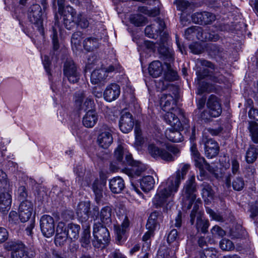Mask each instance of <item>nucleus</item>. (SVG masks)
I'll return each mask as SVG.
<instances>
[{"label":"nucleus","mask_w":258,"mask_h":258,"mask_svg":"<svg viewBox=\"0 0 258 258\" xmlns=\"http://www.w3.org/2000/svg\"><path fill=\"white\" fill-rule=\"evenodd\" d=\"M189 168L188 164L183 165L175 175L162 182L153 200V203L156 208L164 206L168 199L173 197L177 191L181 180L184 179Z\"/></svg>","instance_id":"nucleus-1"},{"label":"nucleus","mask_w":258,"mask_h":258,"mask_svg":"<svg viewBox=\"0 0 258 258\" xmlns=\"http://www.w3.org/2000/svg\"><path fill=\"white\" fill-rule=\"evenodd\" d=\"M198 185L194 174L189 175L181 190L182 207L183 211L189 210L197 199Z\"/></svg>","instance_id":"nucleus-2"},{"label":"nucleus","mask_w":258,"mask_h":258,"mask_svg":"<svg viewBox=\"0 0 258 258\" xmlns=\"http://www.w3.org/2000/svg\"><path fill=\"white\" fill-rule=\"evenodd\" d=\"M149 154L154 158H160L168 162L174 161L180 154V150L174 146H168L166 149H161L152 143L148 145Z\"/></svg>","instance_id":"nucleus-3"},{"label":"nucleus","mask_w":258,"mask_h":258,"mask_svg":"<svg viewBox=\"0 0 258 258\" xmlns=\"http://www.w3.org/2000/svg\"><path fill=\"white\" fill-rule=\"evenodd\" d=\"M200 205H202L201 200H198L194 205L190 214L189 221L191 225L195 224L198 232L206 233L210 225L209 221L203 217V212L200 210Z\"/></svg>","instance_id":"nucleus-4"},{"label":"nucleus","mask_w":258,"mask_h":258,"mask_svg":"<svg viewBox=\"0 0 258 258\" xmlns=\"http://www.w3.org/2000/svg\"><path fill=\"white\" fill-rule=\"evenodd\" d=\"M92 244L96 248L105 246L110 240V236L108 229L99 222H94L93 227Z\"/></svg>","instance_id":"nucleus-5"},{"label":"nucleus","mask_w":258,"mask_h":258,"mask_svg":"<svg viewBox=\"0 0 258 258\" xmlns=\"http://www.w3.org/2000/svg\"><path fill=\"white\" fill-rule=\"evenodd\" d=\"M116 214L122 220L121 225H114V229L116 235V241L121 244L127 239L126 233L129 230L130 221L126 215L125 208L122 206L116 209Z\"/></svg>","instance_id":"nucleus-6"},{"label":"nucleus","mask_w":258,"mask_h":258,"mask_svg":"<svg viewBox=\"0 0 258 258\" xmlns=\"http://www.w3.org/2000/svg\"><path fill=\"white\" fill-rule=\"evenodd\" d=\"M6 247L11 251L12 258H32L35 256V252L29 250L21 241H11L7 244Z\"/></svg>","instance_id":"nucleus-7"},{"label":"nucleus","mask_w":258,"mask_h":258,"mask_svg":"<svg viewBox=\"0 0 258 258\" xmlns=\"http://www.w3.org/2000/svg\"><path fill=\"white\" fill-rule=\"evenodd\" d=\"M28 19L29 22L33 24L40 33L42 32L43 29L42 13L40 5L34 4L29 8Z\"/></svg>","instance_id":"nucleus-8"},{"label":"nucleus","mask_w":258,"mask_h":258,"mask_svg":"<svg viewBox=\"0 0 258 258\" xmlns=\"http://www.w3.org/2000/svg\"><path fill=\"white\" fill-rule=\"evenodd\" d=\"M114 128L106 124H103L100 129L97 138V142L100 147L106 149L113 143L112 134Z\"/></svg>","instance_id":"nucleus-9"},{"label":"nucleus","mask_w":258,"mask_h":258,"mask_svg":"<svg viewBox=\"0 0 258 258\" xmlns=\"http://www.w3.org/2000/svg\"><path fill=\"white\" fill-rule=\"evenodd\" d=\"M168 34L165 32L163 33L160 37L158 48V51L160 54L162 55L165 64L171 63L174 60L172 50L166 46L168 40Z\"/></svg>","instance_id":"nucleus-10"},{"label":"nucleus","mask_w":258,"mask_h":258,"mask_svg":"<svg viewBox=\"0 0 258 258\" xmlns=\"http://www.w3.org/2000/svg\"><path fill=\"white\" fill-rule=\"evenodd\" d=\"M40 226L42 234L49 238L55 232L54 221L52 217L48 215H43L40 220Z\"/></svg>","instance_id":"nucleus-11"},{"label":"nucleus","mask_w":258,"mask_h":258,"mask_svg":"<svg viewBox=\"0 0 258 258\" xmlns=\"http://www.w3.org/2000/svg\"><path fill=\"white\" fill-rule=\"evenodd\" d=\"M63 74L68 81L72 83H77L80 79V74L74 61L67 59L63 65Z\"/></svg>","instance_id":"nucleus-12"},{"label":"nucleus","mask_w":258,"mask_h":258,"mask_svg":"<svg viewBox=\"0 0 258 258\" xmlns=\"http://www.w3.org/2000/svg\"><path fill=\"white\" fill-rule=\"evenodd\" d=\"M160 104L164 111L172 110L177 114L182 112V110L176 105V99L170 94L163 93L161 95Z\"/></svg>","instance_id":"nucleus-13"},{"label":"nucleus","mask_w":258,"mask_h":258,"mask_svg":"<svg viewBox=\"0 0 258 258\" xmlns=\"http://www.w3.org/2000/svg\"><path fill=\"white\" fill-rule=\"evenodd\" d=\"M63 24L68 30H71L75 27L77 20L78 14L74 9L69 6L66 7L62 14Z\"/></svg>","instance_id":"nucleus-14"},{"label":"nucleus","mask_w":258,"mask_h":258,"mask_svg":"<svg viewBox=\"0 0 258 258\" xmlns=\"http://www.w3.org/2000/svg\"><path fill=\"white\" fill-rule=\"evenodd\" d=\"M202 142L204 145L205 154L207 158H213L218 154L219 147L217 142L207 136L203 137Z\"/></svg>","instance_id":"nucleus-15"},{"label":"nucleus","mask_w":258,"mask_h":258,"mask_svg":"<svg viewBox=\"0 0 258 258\" xmlns=\"http://www.w3.org/2000/svg\"><path fill=\"white\" fill-rule=\"evenodd\" d=\"M114 154L115 158L121 165L126 163L132 164L133 162L132 155L121 145H119L115 149Z\"/></svg>","instance_id":"nucleus-16"},{"label":"nucleus","mask_w":258,"mask_h":258,"mask_svg":"<svg viewBox=\"0 0 258 258\" xmlns=\"http://www.w3.org/2000/svg\"><path fill=\"white\" fill-rule=\"evenodd\" d=\"M134 124V120L132 114L128 112H123L119 122L120 131L123 133H128L132 130Z\"/></svg>","instance_id":"nucleus-17"},{"label":"nucleus","mask_w":258,"mask_h":258,"mask_svg":"<svg viewBox=\"0 0 258 258\" xmlns=\"http://www.w3.org/2000/svg\"><path fill=\"white\" fill-rule=\"evenodd\" d=\"M207 107L213 117H218L222 113V110L219 99L214 95H211L209 97Z\"/></svg>","instance_id":"nucleus-18"},{"label":"nucleus","mask_w":258,"mask_h":258,"mask_svg":"<svg viewBox=\"0 0 258 258\" xmlns=\"http://www.w3.org/2000/svg\"><path fill=\"white\" fill-rule=\"evenodd\" d=\"M33 209V204L30 201H25L21 202L19 208V214L22 222H25L30 219Z\"/></svg>","instance_id":"nucleus-19"},{"label":"nucleus","mask_w":258,"mask_h":258,"mask_svg":"<svg viewBox=\"0 0 258 258\" xmlns=\"http://www.w3.org/2000/svg\"><path fill=\"white\" fill-rule=\"evenodd\" d=\"M155 22L157 25L153 24L145 28V33L149 37H153L155 32L161 35L165 28V23L162 19L157 18L155 19Z\"/></svg>","instance_id":"nucleus-20"},{"label":"nucleus","mask_w":258,"mask_h":258,"mask_svg":"<svg viewBox=\"0 0 258 258\" xmlns=\"http://www.w3.org/2000/svg\"><path fill=\"white\" fill-rule=\"evenodd\" d=\"M90 203L82 202L78 205L76 213L79 220L81 222H86L90 215Z\"/></svg>","instance_id":"nucleus-21"},{"label":"nucleus","mask_w":258,"mask_h":258,"mask_svg":"<svg viewBox=\"0 0 258 258\" xmlns=\"http://www.w3.org/2000/svg\"><path fill=\"white\" fill-rule=\"evenodd\" d=\"M120 93L119 86L115 83H112L107 86L103 95L106 101L111 102L117 99L119 96Z\"/></svg>","instance_id":"nucleus-22"},{"label":"nucleus","mask_w":258,"mask_h":258,"mask_svg":"<svg viewBox=\"0 0 258 258\" xmlns=\"http://www.w3.org/2000/svg\"><path fill=\"white\" fill-rule=\"evenodd\" d=\"M130 168H125L124 172L131 178H135L136 176H140L146 169L144 164L137 162L135 163L133 160Z\"/></svg>","instance_id":"nucleus-23"},{"label":"nucleus","mask_w":258,"mask_h":258,"mask_svg":"<svg viewBox=\"0 0 258 258\" xmlns=\"http://www.w3.org/2000/svg\"><path fill=\"white\" fill-rule=\"evenodd\" d=\"M167 112L164 115V120L171 125V126H175V128L181 127V123L177 115H181L183 116V112L179 114H177L172 110L166 111Z\"/></svg>","instance_id":"nucleus-24"},{"label":"nucleus","mask_w":258,"mask_h":258,"mask_svg":"<svg viewBox=\"0 0 258 258\" xmlns=\"http://www.w3.org/2000/svg\"><path fill=\"white\" fill-rule=\"evenodd\" d=\"M109 186L112 192L119 194L125 187L124 181L120 176L114 177L109 180Z\"/></svg>","instance_id":"nucleus-25"},{"label":"nucleus","mask_w":258,"mask_h":258,"mask_svg":"<svg viewBox=\"0 0 258 258\" xmlns=\"http://www.w3.org/2000/svg\"><path fill=\"white\" fill-rule=\"evenodd\" d=\"M180 127L175 128V126H171L167 128L165 132V136L168 140L172 142H180L183 141V137L179 130Z\"/></svg>","instance_id":"nucleus-26"},{"label":"nucleus","mask_w":258,"mask_h":258,"mask_svg":"<svg viewBox=\"0 0 258 258\" xmlns=\"http://www.w3.org/2000/svg\"><path fill=\"white\" fill-rule=\"evenodd\" d=\"M107 76L105 69L95 70L91 75V82L94 84L104 85V81Z\"/></svg>","instance_id":"nucleus-27"},{"label":"nucleus","mask_w":258,"mask_h":258,"mask_svg":"<svg viewBox=\"0 0 258 258\" xmlns=\"http://www.w3.org/2000/svg\"><path fill=\"white\" fill-rule=\"evenodd\" d=\"M98 120V115L96 111H87L83 118V124L86 127H93Z\"/></svg>","instance_id":"nucleus-28"},{"label":"nucleus","mask_w":258,"mask_h":258,"mask_svg":"<svg viewBox=\"0 0 258 258\" xmlns=\"http://www.w3.org/2000/svg\"><path fill=\"white\" fill-rule=\"evenodd\" d=\"M105 183V181L101 183L98 180H95L92 184V189L95 195V201L98 204L102 203L103 187Z\"/></svg>","instance_id":"nucleus-29"},{"label":"nucleus","mask_w":258,"mask_h":258,"mask_svg":"<svg viewBox=\"0 0 258 258\" xmlns=\"http://www.w3.org/2000/svg\"><path fill=\"white\" fill-rule=\"evenodd\" d=\"M162 221V215L160 212L154 211L150 214L146 224V227L156 228L159 226V223Z\"/></svg>","instance_id":"nucleus-30"},{"label":"nucleus","mask_w":258,"mask_h":258,"mask_svg":"<svg viewBox=\"0 0 258 258\" xmlns=\"http://www.w3.org/2000/svg\"><path fill=\"white\" fill-rule=\"evenodd\" d=\"M12 203V197L9 192L0 194V210L3 212L10 209Z\"/></svg>","instance_id":"nucleus-31"},{"label":"nucleus","mask_w":258,"mask_h":258,"mask_svg":"<svg viewBox=\"0 0 258 258\" xmlns=\"http://www.w3.org/2000/svg\"><path fill=\"white\" fill-rule=\"evenodd\" d=\"M148 71L149 74L153 77H159L163 72L162 63L158 60L153 61L150 64Z\"/></svg>","instance_id":"nucleus-32"},{"label":"nucleus","mask_w":258,"mask_h":258,"mask_svg":"<svg viewBox=\"0 0 258 258\" xmlns=\"http://www.w3.org/2000/svg\"><path fill=\"white\" fill-rule=\"evenodd\" d=\"M140 186L143 190L148 192L153 188L155 181L153 176L147 175L140 180Z\"/></svg>","instance_id":"nucleus-33"},{"label":"nucleus","mask_w":258,"mask_h":258,"mask_svg":"<svg viewBox=\"0 0 258 258\" xmlns=\"http://www.w3.org/2000/svg\"><path fill=\"white\" fill-rule=\"evenodd\" d=\"M98 39L95 37H89L86 38L83 42L85 49L88 51H92L99 47Z\"/></svg>","instance_id":"nucleus-34"},{"label":"nucleus","mask_w":258,"mask_h":258,"mask_svg":"<svg viewBox=\"0 0 258 258\" xmlns=\"http://www.w3.org/2000/svg\"><path fill=\"white\" fill-rule=\"evenodd\" d=\"M55 22L54 26L52 28V40L53 44V49L54 50H57L59 47L58 40L57 37V32L60 31V28L58 25V21L57 20V17L55 16Z\"/></svg>","instance_id":"nucleus-35"},{"label":"nucleus","mask_w":258,"mask_h":258,"mask_svg":"<svg viewBox=\"0 0 258 258\" xmlns=\"http://www.w3.org/2000/svg\"><path fill=\"white\" fill-rule=\"evenodd\" d=\"M111 208L108 206L101 210L100 218L102 223L105 224H110L111 223Z\"/></svg>","instance_id":"nucleus-36"},{"label":"nucleus","mask_w":258,"mask_h":258,"mask_svg":"<svg viewBox=\"0 0 258 258\" xmlns=\"http://www.w3.org/2000/svg\"><path fill=\"white\" fill-rule=\"evenodd\" d=\"M80 231V226L79 225L70 223L68 224L67 227V234L68 237L71 239H77L79 236Z\"/></svg>","instance_id":"nucleus-37"},{"label":"nucleus","mask_w":258,"mask_h":258,"mask_svg":"<svg viewBox=\"0 0 258 258\" xmlns=\"http://www.w3.org/2000/svg\"><path fill=\"white\" fill-rule=\"evenodd\" d=\"M209 54L214 57L222 58L224 54L223 48L214 44H210L207 47Z\"/></svg>","instance_id":"nucleus-38"},{"label":"nucleus","mask_w":258,"mask_h":258,"mask_svg":"<svg viewBox=\"0 0 258 258\" xmlns=\"http://www.w3.org/2000/svg\"><path fill=\"white\" fill-rule=\"evenodd\" d=\"M84 231L81 239V242L83 247H87L90 242V226L89 224L86 223L83 225Z\"/></svg>","instance_id":"nucleus-39"},{"label":"nucleus","mask_w":258,"mask_h":258,"mask_svg":"<svg viewBox=\"0 0 258 258\" xmlns=\"http://www.w3.org/2000/svg\"><path fill=\"white\" fill-rule=\"evenodd\" d=\"M130 22L135 26L140 27L147 23L146 17L140 14L132 15L130 18Z\"/></svg>","instance_id":"nucleus-40"},{"label":"nucleus","mask_w":258,"mask_h":258,"mask_svg":"<svg viewBox=\"0 0 258 258\" xmlns=\"http://www.w3.org/2000/svg\"><path fill=\"white\" fill-rule=\"evenodd\" d=\"M134 132L135 136V145L138 147L142 146L145 143L146 139L143 136L142 130L137 124L135 125Z\"/></svg>","instance_id":"nucleus-41"},{"label":"nucleus","mask_w":258,"mask_h":258,"mask_svg":"<svg viewBox=\"0 0 258 258\" xmlns=\"http://www.w3.org/2000/svg\"><path fill=\"white\" fill-rule=\"evenodd\" d=\"M258 155V149L255 146L250 145L246 154V160L247 163H253L256 159Z\"/></svg>","instance_id":"nucleus-42"},{"label":"nucleus","mask_w":258,"mask_h":258,"mask_svg":"<svg viewBox=\"0 0 258 258\" xmlns=\"http://www.w3.org/2000/svg\"><path fill=\"white\" fill-rule=\"evenodd\" d=\"M86 93L83 90H79L74 95V101L75 105L78 109L82 107L84 99L86 98Z\"/></svg>","instance_id":"nucleus-43"},{"label":"nucleus","mask_w":258,"mask_h":258,"mask_svg":"<svg viewBox=\"0 0 258 258\" xmlns=\"http://www.w3.org/2000/svg\"><path fill=\"white\" fill-rule=\"evenodd\" d=\"M252 141L258 143V123L254 121H249L248 127Z\"/></svg>","instance_id":"nucleus-44"},{"label":"nucleus","mask_w":258,"mask_h":258,"mask_svg":"<svg viewBox=\"0 0 258 258\" xmlns=\"http://www.w3.org/2000/svg\"><path fill=\"white\" fill-rule=\"evenodd\" d=\"M202 195L203 198H209L212 199L214 196V191L212 188L211 185L208 182H204L201 184Z\"/></svg>","instance_id":"nucleus-45"},{"label":"nucleus","mask_w":258,"mask_h":258,"mask_svg":"<svg viewBox=\"0 0 258 258\" xmlns=\"http://www.w3.org/2000/svg\"><path fill=\"white\" fill-rule=\"evenodd\" d=\"M10 186L7 175L4 171L0 170V190L3 189L7 190L9 188Z\"/></svg>","instance_id":"nucleus-46"},{"label":"nucleus","mask_w":258,"mask_h":258,"mask_svg":"<svg viewBox=\"0 0 258 258\" xmlns=\"http://www.w3.org/2000/svg\"><path fill=\"white\" fill-rule=\"evenodd\" d=\"M95 106V104L93 98L90 97H88L82 104V107L79 108L78 109L84 110L85 111H96L94 109Z\"/></svg>","instance_id":"nucleus-47"},{"label":"nucleus","mask_w":258,"mask_h":258,"mask_svg":"<svg viewBox=\"0 0 258 258\" xmlns=\"http://www.w3.org/2000/svg\"><path fill=\"white\" fill-rule=\"evenodd\" d=\"M220 38V36L214 32H209L204 31L202 32V41H217Z\"/></svg>","instance_id":"nucleus-48"},{"label":"nucleus","mask_w":258,"mask_h":258,"mask_svg":"<svg viewBox=\"0 0 258 258\" xmlns=\"http://www.w3.org/2000/svg\"><path fill=\"white\" fill-rule=\"evenodd\" d=\"M244 181L241 177H236L235 178H234L232 180V185L233 189L235 190H242L244 187Z\"/></svg>","instance_id":"nucleus-49"},{"label":"nucleus","mask_w":258,"mask_h":258,"mask_svg":"<svg viewBox=\"0 0 258 258\" xmlns=\"http://www.w3.org/2000/svg\"><path fill=\"white\" fill-rule=\"evenodd\" d=\"M193 160L195 161V166L198 168H205V169L208 170H210V166L203 157L201 156Z\"/></svg>","instance_id":"nucleus-50"},{"label":"nucleus","mask_w":258,"mask_h":258,"mask_svg":"<svg viewBox=\"0 0 258 258\" xmlns=\"http://www.w3.org/2000/svg\"><path fill=\"white\" fill-rule=\"evenodd\" d=\"M167 71L165 74V79L170 81L176 80L177 79V73L172 70L170 63L165 64Z\"/></svg>","instance_id":"nucleus-51"},{"label":"nucleus","mask_w":258,"mask_h":258,"mask_svg":"<svg viewBox=\"0 0 258 258\" xmlns=\"http://www.w3.org/2000/svg\"><path fill=\"white\" fill-rule=\"evenodd\" d=\"M138 11L140 13L152 17H155L159 14V11L158 9H155L149 10L148 9L147 7L145 6L139 7Z\"/></svg>","instance_id":"nucleus-52"},{"label":"nucleus","mask_w":258,"mask_h":258,"mask_svg":"<svg viewBox=\"0 0 258 258\" xmlns=\"http://www.w3.org/2000/svg\"><path fill=\"white\" fill-rule=\"evenodd\" d=\"M198 87L197 94L201 95L205 92H209V84L204 81H198Z\"/></svg>","instance_id":"nucleus-53"},{"label":"nucleus","mask_w":258,"mask_h":258,"mask_svg":"<svg viewBox=\"0 0 258 258\" xmlns=\"http://www.w3.org/2000/svg\"><path fill=\"white\" fill-rule=\"evenodd\" d=\"M220 246L223 250H231L234 248L232 242L227 239H223L220 242Z\"/></svg>","instance_id":"nucleus-54"},{"label":"nucleus","mask_w":258,"mask_h":258,"mask_svg":"<svg viewBox=\"0 0 258 258\" xmlns=\"http://www.w3.org/2000/svg\"><path fill=\"white\" fill-rule=\"evenodd\" d=\"M189 48L191 52L196 54H200L204 50L203 46L198 42H193L189 45Z\"/></svg>","instance_id":"nucleus-55"},{"label":"nucleus","mask_w":258,"mask_h":258,"mask_svg":"<svg viewBox=\"0 0 258 258\" xmlns=\"http://www.w3.org/2000/svg\"><path fill=\"white\" fill-rule=\"evenodd\" d=\"M68 235L67 234H56L54 242L56 246H61L66 242Z\"/></svg>","instance_id":"nucleus-56"},{"label":"nucleus","mask_w":258,"mask_h":258,"mask_svg":"<svg viewBox=\"0 0 258 258\" xmlns=\"http://www.w3.org/2000/svg\"><path fill=\"white\" fill-rule=\"evenodd\" d=\"M216 20V16L210 12H204L203 25L210 24Z\"/></svg>","instance_id":"nucleus-57"},{"label":"nucleus","mask_w":258,"mask_h":258,"mask_svg":"<svg viewBox=\"0 0 258 258\" xmlns=\"http://www.w3.org/2000/svg\"><path fill=\"white\" fill-rule=\"evenodd\" d=\"M18 198L20 201H27L26 199L28 197V193L25 186H20L17 190Z\"/></svg>","instance_id":"nucleus-58"},{"label":"nucleus","mask_w":258,"mask_h":258,"mask_svg":"<svg viewBox=\"0 0 258 258\" xmlns=\"http://www.w3.org/2000/svg\"><path fill=\"white\" fill-rule=\"evenodd\" d=\"M76 25L80 27L81 28H86L89 26L88 21L81 14H78Z\"/></svg>","instance_id":"nucleus-59"},{"label":"nucleus","mask_w":258,"mask_h":258,"mask_svg":"<svg viewBox=\"0 0 258 258\" xmlns=\"http://www.w3.org/2000/svg\"><path fill=\"white\" fill-rule=\"evenodd\" d=\"M210 72L208 69L204 68H200L196 72L197 79L198 81H201L205 77L209 75Z\"/></svg>","instance_id":"nucleus-60"},{"label":"nucleus","mask_w":258,"mask_h":258,"mask_svg":"<svg viewBox=\"0 0 258 258\" xmlns=\"http://www.w3.org/2000/svg\"><path fill=\"white\" fill-rule=\"evenodd\" d=\"M191 19L193 22L195 23L203 25L204 12H197L191 16Z\"/></svg>","instance_id":"nucleus-61"},{"label":"nucleus","mask_w":258,"mask_h":258,"mask_svg":"<svg viewBox=\"0 0 258 258\" xmlns=\"http://www.w3.org/2000/svg\"><path fill=\"white\" fill-rule=\"evenodd\" d=\"M210 79L213 82L218 83H224L226 80V78L223 75L217 72H215L213 75L210 76Z\"/></svg>","instance_id":"nucleus-62"},{"label":"nucleus","mask_w":258,"mask_h":258,"mask_svg":"<svg viewBox=\"0 0 258 258\" xmlns=\"http://www.w3.org/2000/svg\"><path fill=\"white\" fill-rule=\"evenodd\" d=\"M82 33L80 31L74 33L72 36V43L74 44L76 46L80 45L82 38Z\"/></svg>","instance_id":"nucleus-63"},{"label":"nucleus","mask_w":258,"mask_h":258,"mask_svg":"<svg viewBox=\"0 0 258 258\" xmlns=\"http://www.w3.org/2000/svg\"><path fill=\"white\" fill-rule=\"evenodd\" d=\"M211 231L214 237H223L225 235V231L218 226H214Z\"/></svg>","instance_id":"nucleus-64"}]
</instances>
